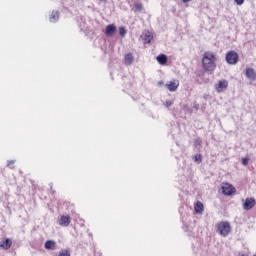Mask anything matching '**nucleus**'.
Here are the masks:
<instances>
[{"label":"nucleus","mask_w":256,"mask_h":256,"mask_svg":"<svg viewBox=\"0 0 256 256\" xmlns=\"http://www.w3.org/2000/svg\"><path fill=\"white\" fill-rule=\"evenodd\" d=\"M215 61H217V57L213 52H206L202 58L203 69L209 73H213L217 69V63Z\"/></svg>","instance_id":"nucleus-1"},{"label":"nucleus","mask_w":256,"mask_h":256,"mask_svg":"<svg viewBox=\"0 0 256 256\" xmlns=\"http://www.w3.org/2000/svg\"><path fill=\"white\" fill-rule=\"evenodd\" d=\"M216 229L221 237H227L231 233V224L222 221L217 224Z\"/></svg>","instance_id":"nucleus-2"},{"label":"nucleus","mask_w":256,"mask_h":256,"mask_svg":"<svg viewBox=\"0 0 256 256\" xmlns=\"http://www.w3.org/2000/svg\"><path fill=\"white\" fill-rule=\"evenodd\" d=\"M225 59L228 65H237V63L239 62V54H237V52H235L234 50H231L226 53Z\"/></svg>","instance_id":"nucleus-3"},{"label":"nucleus","mask_w":256,"mask_h":256,"mask_svg":"<svg viewBox=\"0 0 256 256\" xmlns=\"http://www.w3.org/2000/svg\"><path fill=\"white\" fill-rule=\"evenodd\" d=\"M222 189V193L224 195H228V196H231L235 193V187H233V185L229 184V183H225L222 185L221 187Z\"/></svg>","instance_id":"nucleus-4"},{"label":"nucleus","mask_w":256,"mask_h":256,"mask_svg":"<svg viewBox=\"0 0 256 256\" xmlns=\"http://www.w3.org/2000/svg\"><path fill=\"white\" fill-rule=\"evenodd\" d=\"M256 205L255 198H246L243 204V209L245 211H251V209Z\"/></svg>","instance_id":"nucleus-5"},{"label":"nucleus","mask_w":256,"mask_h":256,"mask_svg":"<svg viewBox=\"0 0 256 256\" xmlns=\"http://www.w3.org/2000/svg\"><path fill=\"white\" fill-rule=\"evenodd\" d=\"M117 33V26L115 24H109L106 26L105 35L106 37H113Z\"/></svg>","instance_id":"nucleus-6"},{"label":"nucleus","mask_w":256,"mask_h":256,"mask_svg":"<svg viewBox=\"0 0 256 256\" xmlns=\"http://www.w3.org/2000/svg\"><path fill=\"white\" fill-rule=\"evenodd\" d=\"M227 87H229V81L227 80H220L218 82V84L216 85V90L218 91V93H221L223 91V89H227Z\"/></svg>","instance_id":"nucleus-7"},{"label":"nucleus","mask_w":256,"mask_h":256,"mask_svg":"<svg viewBox=\"0 0 256 256\" xmlns=\"http://www.w3.org/2000/svg\"><path fill=\"white\" fill-rule=\"evenodd\" d=\"M58 223H59V225H61V227H69V225L71 223V217L70 216H61Z\"/></svg>","instance_id":"nucleus-8"},{"label":"nucleus","mask_w":256,"mask_h":256,"mask_svg":"<svg viewBox=\"0 0 256 256\" xmlns=\"http://www.w3.org/2000/svg\"><path fill=\"white\" fill-rule=\"evenodd\" d=\"M245 75L249 81H255L256 80V73L255 69L253 68H246Z\"/></svg>","instance_id":"nucleus-9"},{"label":"nucleus","mask_w":256,"mask_h":256,"mask_svg":"<svg viewBox=\"0 0 256 256\" xmlns=\"http://www.w3.org/2000/svg\"><path fill=\"white\" fill-rule=\"evenodd\" d=\"M45 249H48V251H55L57 249V242L54 240H48L44 244Z\"/></svg>","instance_id":"nucleus-10"},{"label":"nucleus","mask_w":256,"mask_h":256,"mask_svg":"<svg viewBox=\"0 0 256 256\" xmlns=\"http://www.w3.org/2000/svg\"><path fill=\"white\" fill-rule=\"evenodd\" d=\"M135 62V56H133V53H127L124 57V63L125 65L131 66Z\"/></svg>","instance_id":"nucleus-11"},{"label":"nucleus","mask_w":256,"mask_h":256,"mask_svg":"<svg viewBox=\"0 0 256 256\" xmlns=\"http://www.w3.org/2000/svg\"><path fill=\"white\" fill-rule=\"evenodd\" d=\"M11 245H13V241H11V239L9 238H6L2 242H0L1 249H5L6 251L7 249H11Z\"/></svg>","instance_id":"nucleus-12"},{"label":"nucleus","mask_w":256,"mask_h":256,"mask_svg":"<svg viewBox=\"0 0 256 256\" xmlns=\"http://www.w3.org/2000/svg\"><path fill=\"white\" fill-rule=\"evenodd\" d=\"M168 91H177L178 87H179V81L174 80V81H170L169 84L166 85Z\"/></svg>","instance_id":"nucleus-13"},{"label":"nucleus","mask_w":256,"mask_h":256,"mask_svg":"<svg viewBox=\"0 0 256 256\" xmlns=\"http://www.w3.org/2000/svg\"><path fill=\"white\" fill-rule=\"evenodd\" d=\"M142 39L144 43H151V41L153 40V34H151V32L149 31H144L142 34Z\"/></svg>","instance_id":"nucleus-14"},{"label":"nucleus","mask_w":256,"mask_h":256,"mask_svg":"<svg viewBox=\"0 0 256 256\" xmlns=\"http://www.w3.org/2000/svg\"><path fill=\"white\" fill-rule=\"evenodd\" d=\"M50 23H57L59 21V11L53 10L49 17Z\"/></svg>","instance_id":"nucleus-15"},{"label":"nucleus","mask_w":256,"mask_h":256,"mask_svg":"<svg viewBox=\"0 0 256 256\" xmlns=\"http://www.w3.org/2000/svg\"><path fill=\"white\" fill-rule=\"evenodd\" d=\"M156 61L159 63V65H167V61H169V59L167 58V55L160 54L156 57Z\"/></svg>","instance_id":"nucleus-16"},{"label":"nucleus","mask_w":256,"mask_h":256,"mask_svg":"<svg viewBox=\"0 0 256 256\" xmlns=\"http://www.w3.org/2000/svg\"><path fill=\"white\" fill-rule=\"evenodd\" d=\"M194 209H195V212H196L197 214L203 213V209H204L203 203L197 202V203L195 204V206H194Z\"/></svg>","instance_id":"nucleus-17"},{"label":"nucleus","mask_w":256,"mask_h":256,"mask_svg":"<svg viewBox=\"0 0 256 256\" xmlns=\"http://www.w3.org/2000/svg\"><path fill=\"white\" fill-rule=\"evenodd\" d=\"M134 11L137 12V11H143V4L141 3H136L134 5Z\"/></svg>","instance_id":"nucleus-18"},{"label":"nucleus","mask_w":256,"mask_h":256,"mask_svg":"<svg viewBox=\"0 0 256 256\" xmlns=\"http://www.w3.org/2000/svg\"><path fill=\"white\" fill-rule=\"evenodd\" d=\"M119 35H120V37H125V35H127V29H125V27H120Z\"/></svg>","instance_id":"nucleus-19"},{"label":"nucleus","mask_w":256,"mask_h":256,"mask_svg":"<svg viewBox=\"0 0 256 256\" xmlns=\"http://www.w3.org/2000/svg\"><path fill=\"white\" fill-rule=\"evenodd\" d=\"M58 256H71V252L69 250H61Z\"/></svg>","instance_id":"nucleus-20"},{"label":"nucleus","mask_w":256,"mask_h":256,"mask_svg":"<svg viewBox=\"0 0 256 256\" xmlns=\"http://www.w3.org/2000/svg\"><path fill=\"white\" fill-rule=\"evenodd\" d=\"M203 143V141L201 140V138H196L194 141V146L195 147H201V144Z\"/></svg>","instance_id":"nucleus-21"},{"label":"nucleus","mask_w":256,"mask_h":256,"mask_svg":"<svg viewBox=\"0 0 256 256\" xmlns=\"http://www.w3.org/2000/svg\"><path fill=\"white\" fill-rule=\"evenodd\" d=\"M13 165H15V160H9L7 166L10 167V169H14L15 167Z\"/></svg>","instance_id":"nucleus-22"},{"label":"nucleus","mask_w":256,"mask_h":256,"mask_svg":"<svg viewBox=\"0 0 256 256\" xmlns=\"http://www.w3.org/2000/svg\"><path fill=\"white\" fill-rule=\"evenodd\" d=\"M242 164L245 165V166L249 165V158H243L242 159Z\"/></svg>","instance_id":"nucleus-23"},{"label":"nucleus","mask_w":256,"mask_h":256,"mask_svg":"<svg viewBox=\"0 0 256 256\" xmlns=\"http://www.w3.org/2000/svg\"><path fill=\"white\" fill-rule=\"evenodd\" d=\"M195 161H197L198 163H201L202 159L200 154L195 155Z\"/></svg>","instance_id":"nucleus-24"},{"label":"nucleus","mask_w":256,"mask_h":256,"mask_svg":"<svg viewBox=\"0 0 256 256\" xmlns=\"http://www.w3.org/2000/svg\"><path fill=\"white\" fill-rule=\"evenodd\" d=\"M237 5H243L245 3V0H234Z\"/></svg>","instance_id":"nucleus-25"},{"label":"nucleus","mask_w":256,"mask_h":256,"mask_svg":"<svg viewBox=\"0 0 256 256\" xmlns=\"http://www.w3.org/2000/svg\"><path fill=\"white\" fill-rule=\"evenodd\" d=\"M171 105H173V102H171V100H166V107H171Z\"/></svg>","instance_id":"nucleus-26"},{"label":"nucleus","mask_w":256,"mask_h":256,"mask_svg":"<svg viewBox=\"0 0 256 256\" xmlns=\"http://www.w3.org/2000/svg\"><path fill=\"white\" fill-rule=\"evenodd\" d=\"M194 109H196V111L199 110V103H197V102L194 103Z\"/></svg>","instance_id":"nucleus-27"},{"label":"nucleus","mask_w":256,"mask_h":256,"mask_svg":"<svg viewBox=\"0 0 256 256\" xmlns=\"http://www.w3.org/2000/svg\"><path fill=\"white\" fill-rule=\"evenodd\" d=\"M183 1V3H189V1H191V0H182Z\"/></svg>","instance_id":"nucleus-28"},{"label":"nucleus","mask_w":256,"mask_h":256,"mask_svg":"<svg viewBox=\"0 0 256 256\" xmlns=\"http://www.w3.org/2000/svg\"><path fill=\"white\" fill-rule=\"evenodd\" d=\"M238 256H247V255H245V254H239Z\"/></svg>","instance_id":"nucleus-29"}]
</instances>
